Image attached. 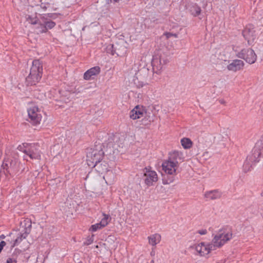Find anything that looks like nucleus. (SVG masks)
I'll use <instances>...</instances> for the list:
<instances>
[{
	"mask_svg": "<svg viewBox=\"0 0 263 263\" xmlns=\"http://www.w3.org/2000/svg\"><path fill=\"white\" fill-rule=\"evenodd\" d=\"M233 237V233L231 230L222 228L214 235L212 243L216 249L220 248L230 241Z\"/></svg>",
	"mask_w": 263,
	"mask_h": 263,
	"instance_id": "423d86ee",
	"label": "nucleus"
},
{
	"mask_svg": "<svg viewBox=\"0 0 263 263\" xmlns=\"http://www.w3.org/2000/svg\"><path fill=\"white\" fill-rule=\"evenodd\" d=\"M243 36L247 40L248 44H251L256 38V35L253 31H250L246 29L243 31Z\"/></svg>",
	"mask_w": 263,
	"mask_h": 263,
	"instance_id": "4be33fe9",
	"label": "nucleus"
},
{
	"mask_svg": "<svg viewBox=\"0 0 263 263\" xmlns=\"http://www.w3.org/2000/svg\"><path fill=\"white\" fill-rule=\"evenodd\" d=\"M219 103H220V104H221L226 105V101H225L224 99H220V100H219Z\"/></svg>",
	"mask_w": 263,
	"mask_h": 263,
	"instance_id": "2f4dec72",
	"label": "nucleus"
},
{
	"mask_svg": "<svg viewBox=\"0 0 263 263\" xmlns=\"http://www.w3.org/2000/svg\"><path fill=\"white\" fill-rule=\"evenodd\" d=\"M93 235H92L91 236H88L85 241L84 242V245H89L91 244L93 241Z\"/></svg>",
	"mask_w": 263,
	"mask_h": 263,
	"instance_id": "bb28decb",
	"label": "nucleus"
},
{
	"mask_svg": "<svg viewBox=\"0 0 263 263\" xmlns=\"http://www.w3.org/2000/svg\"><path fill=\"white\" fill-rule=\"evenodd\" d=\"M169 62L167 55L164 52H160L156 54L152 61V70L154 73L160 74L163 67Z\"/></svg>",
	"mask_w": 263,
	"mask_h": 263,
	"instance_id": "0eeeda50",
	"label": "nucleus"
},
{
	"mask_svg": "<svg viewBox=\"0 0 263 263\" xmlns=\"http://www.w3.org/2000/svg\"><path fill=\"white\" fill-rule=\"evenodd\" d=\"M101 71L100 67L95 66L87 70L84 74L83 78L86 80H90L97 76Z\"/></svg>",
	"mask_w": 263,
	"mask_h": 263,
	"instance_id": "f3484780",
	"label": "nucleus"
},
{
	"mask_svg": "<svg viewBox=\"0 0 263 263\" xmlns=\"http://www.w3.org/2000/svg\"><path fill=\"white\" fill-rule=\"evenodd\" d=\"M195 249L200 256H205L212 251L216 250L212 242H201L195 246Z\"/></svg>",
	"mask_w": 263,
	"mask_h": 263,
	"instance_id": "9b49d317",
	"label": "nucleus"
},
{
	"mask_svg": "<svg viewBox=\"0 0 263 263\" xmlns=\"http://www.w3.org/2000/svg\"><path fill=\"white\" fill-rule=\"evenodd\" d=\"M180 143L182 147L185 149H189L193 145V141L189 138L184 137L181 139Z\"/></svg>",
	"mask_w": 263,
	"mask_h": 263,
	"instance_id": "5701e85b",
	"label": "nucleus"
},
{
	"mask_svg": "<svg viewBox=\"0 0 263 263\" xmlns=\"http://www.w3.org/2000/svg\"><path fill=\"white\" fill-rule=\"evenodd\" d=\"M263 161V141H258L250 154L247 156L242 166L245 173L250 172L252 169V165L260 161Z\"/></svg>",
	"mask_w": 263,
	"mask_h": 263,
	"instance_id": "f03ea898",
	"label": "nucleus"
},
{
	"mask_svg": "<svg viewBox=\"0 0 263 263\" xmlns=\"http://www.w3.org/2000/svg\"><path fill=\"white\" fill-rule=\"evenodd\" d=\"M103 217L100 222L92 225L89 229V231L96 232L98 230L102 229L108 225L110 221V217L109 215L103 214Z\"/></svg>",
	"mask_w": 263,
	"mask_h": 263,
	"instance_id": "2eb2a0df",
	"label": "nucleus"
},
{
	"mask_svg": "<svg viewBox=\"0 0 263 263\" xmlns=\"http://www.w3.org/2000/svg\"><path fill=\"white\" fill-rule=\"evenodd\" d=\"M261 196L263 197V191H262V192L261 193Z\"/></svg>",
	"mask_w": 263,
	"mask_h": 263,
	"instance_id": "c9c22d12",
	"label": "nucleus"
},
{
	"mask_svg": "<svg viewBox=\"0 0 263 263\" xmlns=\"http://www.w3.org/2000/svg\"><path fill=\"white\" fill-rule=\"evenodd\" d=\"M27 112L30 122L32 124L36 125L40 124L42 115L37 106L34 104L30 105L27 109Z\"/></svg>",
	"mask_w": 263,
	"mask_h": 263,
	"instance_id": "1a4fd4ad",
	"label": "nucleus"
},
{
	"mask_svg": "<svg viewBox=\"0 0 263 263\" xmlns=\"http://www.w3.org/2000/svg\"><path fill=\"white\" fill-rule=\"evenodd\" d=\"M183 152L180 151H174L169 154L168 159L174 162H179V163L184 160Z\"/></svg>",
	"mask_w": 263,
	"mask_h": 263,
	"instance_id": "a211bd4d",
	"label": "nucleus"
},
{
	"mask_svg": "<svg viewBox=\"0 0 263 263\" xmlns=\"http://www.w3.org/2000/svg\"><path fill=\"white\" fill-rule=\"evenodd\" d=\"M197 233L200 235H204L208 233V231L206 229H201L197 231Z\"/></svg>",
	"mask_w": 263,
	"mask_h": 263,
	"instance_id": "cd10ccee",
	"label": "nucleus"
},
{
	"mask_svg": "<svg viewBox=\"0 0 263 263\" xmlns=\"http://www.w3.org/2000/svg\"><path fill=\"white\" fill-rule=\"evenodd\" d=\"M236 56L245 60L249 64H254L257 60V55L255 51L250 48L242 49L240 51L235 50Z\"/></svg>",
	"mask_w": 263,
	"mask_h": 263,
	"instance_id": "6e6552de",
	"label": "nucleus"
},
{
	"mask_svg": "<svg viewBox=\"0 0 263 263\" xmlns=\"http://www.w3.org/2000/svg\"><path fill=\"white\" fill-rule=\"evenodd\" d=\"M55 25L54 22L43 16L41 17L39 24L36 27V29L39 33H45L47 32L49 30L53 28Z\"/></svg>",
	"mask_w": 263,
	"mask_h": 263,
	"instance_id": "9d476101",
	"label": "nucleus"
},
{
	"mask_svg": "<svg viewBox=\"0 0 263 263\" xmlns=\"http://www.w3.org/2000/svg\"><path fill=\"white\" fill-rule=\"evenodd\" d=\"M146 110L142 105H137L129 112V117L132 120H137L145 116Z\"/></svg>",
	"mask_w": 263,
	"mask_h": 263,
	"instance_id": "4468645a",
	"label": "nucleus"
},
{
	"mask_svg": "<svg viewBox=\"0 0 263 263\" xmlns=\"http://www.w3.org/2000/svg\"><path fill=\"white\" fill-rule=\"evenodd\" d=\"M11 239H10L9 235L6 236V240H3L2 242H4L5 244V249L8 251H11L13 248L12 243L11 242Z\"/></svg>",
	"mask_w": 263,
	"mask_h": 263,
	"instance_id": "393cba45",
	"label": "nucleus"
},
{
	"mask_svg": "<svg viewBox=\"0 0 263 263\" xmlns=\"http://www.w3.org/2000/svg\"><path fill=\"white\" fill-rule=\"evenodd\" d=\"M144 180L148 186H152L158 181L157 173L150 168L146 167L144 170Z\"/></svg>",
	"mask_w": 263,
	"mask_h": 263,
	"instance_id": "f8f14e48",
	"label": "nucleus"
},
{
	"mask_svg": "<svg viewBox=\"0 0 263 263\" xmlns=\"http://www.w3.org/2000/svg\"><path fill=\"white\" fill-rule=\"evenodd\" d=\"M221 194L218 190H212L205 192L204 196L207 200H215L221 197Z\"/></svg>",
	"mask_w": 263,
	"mask_h": 263,
	"instance_id": "aec40b11",
	"label": "nucleus"
},
{
	"mask_svg": "<svg viewBox=\"0 0 263 263\" xmlns=\"http://www.w3.org/2000/svg\"><path fill=\"white\" fill-rule=\"evenodd\" d=\"M148 243L152 246H156L159 243L161 240V236L158 233L151 235L147 237Z\"/></svg>",
	"mask_w": 263,
	"mask_h": 263,
	"instance_id": "412c9836",
	"label": "nucleus"
},
{
	"mask_svg": "<svg viewBox=\"0 0 263 263\" xmlns=\"http://www.w3.org/2000/svg\"><path fill=\"white\" fill-rule=\"evenodd\" d=\"M6 236H5L4 235H1L0 236V239H4L5 240H6Z\"/></svg>",
	"mask_w": 263,
	"mask_h": 263,
	"instance_id": "72a5a7b5",
	"label": "nucleus"
},
{
	"mask_svg": "<svg viewBox=\"0 0 263 263\" xmlns=\"http://www.w3.org/2000/svg\"><path fill=\"white\" fill-rule=\"evenodd\" d=\"M96 247V248H98V247H98V245H97V246H96V247Z\"/></svg>",
	"mask_w": 263,
	"mask_h": 263,
	"instance_id": "e433bc0d",
	"label": "nucleus"
},
{
	"mask_svg": "<svg viewBox=\"0 0 263 263\" xmlns=\"http://www.w3.org/2000/svg\"><path fill=\"white\" fill-rule=\"evenodd\" d=\"M5 247V244L4 242H2L1 241L0 242V253H1L2 250L4 249V248Z\"/></svg>",
	"mask_w": 263,
	"mask_h": 263,
	"instance_id": "c756f323",
	"label": "nucleus"
},
{
	"mask_svg": "<svg viewBox=\"0 0 263 263\" xmlns=\"http://www.w3.org/2000/svg\"><path fill=\"white\" fill-rule=\"evenodd\" d=\"M43 74V64L39 60H34L30 67V73L26 78L28 85H33L37 83Z\"/></svg>",
	"mask_w": 263,
	"mask_h": 263,
	"instance_id": "20e7f679",
	"label": "nucleus"
},
{
	"mask_svg": "<svg viewBox=\"0 0 263 263\" xmlns=\"http://www.w3.org/2000/svg\"><path fill=\"white\" fill-rule=\"evenodd\" d=\"M10 239H11V242L13 248L18 246L24 239H25L27 236L26 233H22L18 231H14L8 235Z\"/></svg>",
	"mask_w": 263,
	"mask_h": 263,
	"instance_id": "ddd939ff",
	"label": "nucleus"
},
{
	"mask_svg": "<svg viewBox=\"0 0 263 263\" xmlns=\"http://www.w3.org/2000/svg\"><path fill=\"white\" fill-rule=\"evenodd\" d=\"M7 263H16V261L12 258H8L7 260Z\"/></svg>",
	"mask_w": 263,
	"mask_h": 263,
	"instance_id": "7c9ffc66",
	"label": "nucleus"
},
{
	"mask_svg": "<svg viewBox=\"0 0 263 263\" xmlns=\"http://www.w3.org/2000/svg\"><path fill=\"white\" fill-rule=\"evenodd\" d=\"M164 35L166 36L167 39L171 37V36H174L175 37H177V35L176 34H173L170 32H166L164 33Z\"/></svg>",
	"mask_w": 263,
	"mask_h": 263,
	"instance_id": "c85d7f7f",
	"label": "nucleus"
},
{
	"mask_svg": "<svg viewBox=\"0 0 263 263\" xmlns=\"http://www.w3.org/2000/svg\"><path fill=\"white\" fill-rule=\"evenodd\" d=\"M17 149L25 154L31 159L40 160L41 159L42 152L40 145L37 143H24L19 145Z\"/></svg>",
	"mask_w": 263,
	"mask_h": 263,
	"instance_id": "39448f33",
	"label": "nucleus"
},
{
	"mask_svg": "<svg viewBox=\"0 0 263 263\" xmlns=\"http://www.w3.org/2000/svg\"><path fill=\"white\" fill-rule=\"evenodd\" d=\"M97 166V168L98 169V171L100 172H106L108 171L107 166L106 164L103 165L102 163L99 165H96Z\"/></svg>",
	"mask_w": 263,
	"mask_h": 263,
	"instance_id": "a878e982",
	"label": "nucleus"
},
{
	"mask_svg": "<svg viewBox=\"0 0 263 263\" xmlns=\"http://www.w3.org/2000/svg\"><path fill=\"white\" fill-rule=\"evenodd\" d=\"M26 20L32 25H38L40 20L37 18L35 15L34 16L27 15L26 16Z\"/></svg>",
	"mask_w": 263,
	"mask_h": 263,
	"instance_id": "b1692460",
	"label": "nucleus"
},
{
	"mask_svg": "<svg viewBox=\"0 0 263 263\" xmlns=\"http://www.w3.org/2000/svg\"><path fill=\"white\" fill-rule=\"evenodd\" d=\"M102 151H97L93 149L91 153L87 155L88 158H90L92 163H95V165H97V163L100 162L103 158Z\"/></svg>",
	"mask_w": 263,
	"mask_h": 263,
	"instance_id": "6ab92c4d",
	"label": "nucleus"
},
{
	"mask_svg": "<svg viewBox=\"0 0 263 263\" xmlns=\"http://www.w3.org/2000/svg\"><path fill=\"white\" fill-rule=\"evenodd\" d=\"M179 166V162H174L167 159L164 161L162 164V170L170 177L163 176L162 183L163 184H169L174 181V177L177 174V170Z\"/></svg>",
	"mask_w": 263,
	"mask_h": 263,
	"instance_id": "7ed1b4c3",
	"label": "nucleus"
},
{
	"mask_svg": "<svg viewBox=\"0 0 263 263\" xmlns=\"http://www.w3.org/2000/svg\"><path fill=\"white\" fill-rule=\"evenodd\" d=\"M128 73L133 76V82L137 88H142L147 84L149 69L145 65H142L139 61L135 62Z\"/></svg>",
	"mask_w": 263,
	"mask_h": 263,
	"instance_id": "f257e3e1",
	"label": "nucleus"
},
{
	"mask_svg": "<svg viewBox=\"0 0 263 263\" xmlns=\"http://www.w3.org/2000/svg\"><path fill=\"white\" fill-rule=\"evenodd\" d=\"M150 254H151V255L152 256H155V251H154V249L152 250V251H151Z\"/></svg>",
	"mask_w": 263,
	"mask_h": 263,
	"instance_id": "473e14b6",
	"label": "nucleus"
},
{
	"mask_svg": "<svg viewBox=\"0 0 263 263\" xmlns=\"http://www.w3.org/2000/svg\"><path fill=\"white\" fill-rule=\"evenodd\" d=\"M245 66L243 61L238 59L233 60L228 66L227 69L232 71L236 72L242 70Z\"/></svg>",
	"mask_w": 263,
	"mask_h": 263,
	"instance_id": "dca6fc26",
	"label": "nucleus"
},
{
	"mask_svg": "<svg viewBox=\"0 0 263 263\" xmlns=\"http://www.w3.org/2000/svg\"><path fill=\"white\" fill-rule=\"evenodd\" d=\"M147 263H154V260L153 259V260H151L150 262H147Z\"/></svg>",
	"mask_w": 263,
	"mask_h": 263,
	"instance_id": "f704fd0d",
	"label": "nucleus"
}]
</instances>
